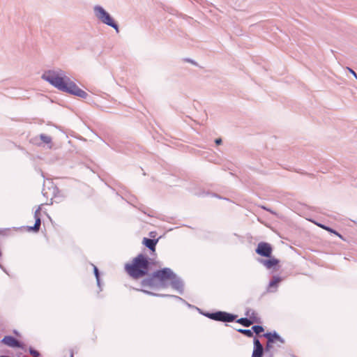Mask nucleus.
<instances>
[{
	"mask_svg": "<svg viewBox=\"0 0 357 357\" xmlns=\"http://www.w3.org/2000/svg\"><path fill=\"white\" fill-rule=\"evenodd\" d=\"M280 282V279L279 278H275L274 280L271 281L270 282V286L271 287H273V286H276L277 284Z\"/></svg>",
	"mask_w": 357,
	"mask_h": 357,
	"instance_id": "18",
	"label": "nucleus"
},
{
	"mask_svg": "<svg viewBox=\"0 0 357 357\" xmlns=\"http://www.w3.org/2000/svg\"><path fill=\"white\" fill-rule=\"evenodd\" d=\"M264 336L268 339L266 350L270 351L274 347L276 343H283L282 340L276 333H266Z\"/></svg>",
	"mask_w": 357,
	"mask_h": 357,
	"instance_id": "7",
	"label": "nucleus"
},
{
	"mask_svg": "<svg viewBox=\"0 0 357 357\" xmlns=\"http://www.w3.org/2000/svg\"><path fill=\"white\" fill-rule=\"evenodd\" d=\"M221 143H222V139H221L219 138V139H215V144L217 145H220Z\"/></svg>",
	"mask_w": 357,
	"mask_h": 357,
	"instance_id": "21",
	"label": "nucleus"
},
{
	"mask_svg": "<svg viewBox=\"0 0 357 357\" xmlns=\"http://www.w3.org/2000/svg\"><path fill=\"white\" fill-rule=\"evenodd\" d=\"M150 259L144 254H139L125 264L127 274L135 280L142 278L148 275L150 270Z\"/></svg>",
	"mask_w": 357,
	"mask_h": 357,
	"instance_id": "3",
	"label": "nucleus"
},
{
	"mask_svg": "<svg viewBox=\"0 0 357 357\" xmlns=\"http://www.w3.org/2000/svg\"><path fill=\"white\" fill-rule=\"evenodd\" d=\"M156 243V241L146 238H144L143 240V243L153 252H154L155 250Z\"/></svg>",
	"mask_w": 357,
	"mask_h": 357,
	"instance_id": "13",
	"label": "nucleus"
},
{
	"mask_svg": "<svg viewBox=\"0 0 357 357\" xmlns=\"http://www.w3.org/2000/svg\"><path fill=\"white\" fill-rule=\"evenodd\" d=\"M252 329L256 334H259L264 331V328L261 326H254Z\"/></svg>",
	"mask_w": 357,
	"mask_h": 357,
	"instance_id": "17",
	"label": "nucleus"
},
{
	"mask_svg": "<svg viewBox=\"0 0 357 357\" xmlns=\"http://www.w3.org/2000/svg\"><path fill=\"white\" fill-rule=\"evenodd\" d=\"M0 357H9V356H1Z\"/></svg>",
	"mask_w": 357,
	"mask_h": 357,
	"instance_id": "24",
	"label": "nucleus"
},
{
	"mask_svg": "<svg viewBox=\"0 0 357 357\" xmlns=\"http://www.w3.org/2000/svg\"><path fill=\"white\" fill-rule=\"evenodd\" d=\"M168 284L176 289H180L182 287L176 275L169 268L156 271L150 277L141 282L143 288H165Z\"/></svg>",
	"mask_w": 357,
	"mask_h": 357,
	"instance_id": "1",
	"label": "nucleus"
},
{
	"mask_svg": "<svg viewBox=\"0 0 357 357\" xmlns=\"http://www.w3.org/2000/svg\"><path fill=\"white\" fill-rule=\"evenodd\" d=\"M142 291H144V292H145V293H146V294H151L150 292H149V291H146V290H142Z\"/></svg>",
	"mask_w": 357,
	"mask_h": 357,
	"instance_id": "23",
	"label": "nucleus"
},
{
	"mask_svg": "<svg viewBox=\"0 0 357 357\" xmlns=\"http://www.w3.org/2000/svg\"><path fill=\"white\" fill-rule=\"evenodd\" d=\"M42 78L60 91L73 94L85 98L87 93L79 89L69 77H66L61 70H48L43 73Z\"/></svg>",
	"mask_w": 357,
	"mask_h": 357,
	"instance_id": "2",
	"label": "nucleus"
},
{
	"mask_svg": "<svg viewBox=\"0 0 357 357\" xmlns=\"http://www.w3.org/2000/svg\"><path fill=\"white\" fill-rule=\"evenodd\" d=\"M94 273H95L97 280H98L99 274H98V270L96 266H94Z\"/></svg>",
	"mask_w": 357,
	"mask_h": 357,
	"instance_id": "19",
	"label": "nucleus"
},
{
	"mask_svg": "<svg viewBox=\"0 0 357 357\" xmlns=\"http://www.w3.org/2000/svg\"><path fill=\"white\" fill-rule=\"evenodd\" d=\"M279 262V260L275 258H271L269 259L262 261V264H264V266L268 269L276 266L277 265H278Z\"/></svg>",
	"mask_w": 357,
	"mask_h": 357,
	"instance_id": "12",
	"label": "nucleus"
},
{
	"mask_svg": "<svg viewBox=\"0 0 357 357\" xmlns=\"http://www.w3.org/2000/svg\"><path fill=\"white\" fill-rule=\"evenodd\" d=\"M31 354H32L33 356H38L39 355L38 352L34 350L30 351Z\"/></svg>",
	"mask_w": 357,
	"mask_h": 357,
	"instance_id": "20",
	"label": "nucleus"
},
{
	"mask_svg": "<svg viewBox=\"0 0 357 357\" xmlns=\"http://www.w3.org/2000/svg\"><path fill=\"white\" fill-rule=\"evenodd\" d=\"M263 347L258 339L254 340V350L252 357H261L263 354Z\"/></svg>",
	"mask_w": 357,
	"mask_h": 357,
	"instance_id": "11",
	"label": "nucleus"
},
{
	"mask_svg": "<svg viewBox=\"0 0 357 357\" xmlns=\"http://www.w3.org/2000/svg\"><path fill=\"white\" fill-rule=\"evenodd\" d=\"M273 248L271 244L266 242H260L257 247L256 252L262 257H271Z\"/></svg>",
	"mask_w": 357,
	"mask_h": 357,
	"instance_id": "6",
	"label": "nucleus"
},
{
	"mask_svg": "<svg viewBox=\"0 0 357 357\" xmlns=\"http://www.w3.org/2000/svg\"><path fill=\"white\" fill-rule=\"evenodd\" d=\"M208 317L211 319L224 322L233 321L236 318L235 315H233L225 312H217L215 313H211L208 314Z\"/></svg>",
	"mask_w": 357,
	"mask_h": 357,
	"instance_id": "5",
	"label": "nucleus"
},
{
	"mask_svg": "<svg viewBox=\"0 0 357 357\" xmlns=\"http://www.w3.org/2000/svg\"><path fill=\"white\" fill-rule=\"evenodd\" d=\"M2 342L10 347H21L20 342L12 336H5L2 340Z\"/></svg>",
	"mask_w": 357,
	"mask_h": 357,
	"instance_id": "9",
	"label": "nucleus"
},
{
	"mask_svg": "<svg viewBox=\"0 0 357 357\" xmlns=\"http://www.w3.org/2000/svg\"><path fill=\"white\" fill-rule=\"evenodd\" d=\"M237 322L242 324L245 327H249L254 323H259L260 320L257 317H250V319L248 318H241L237 320Z\"/></svg>",
	"mask_w": 357,
	"mask_h": 357,
	"instance_id": "10",
	"label": "nucleus"
},
{
	"mask_svg": "<svg viewBox=\"0 0 357 357\" xmlns=\"http://www.w3.org/2000/svg\"><path fill=\"white\" fill-rule=\"evenodd\" d=\"M96 16L104 24H106L119 31L117 24L113 21L110 15L106 12L101 6H97L94 8Z\"/></svg>",
	"mask_w": 357,
	"mask_h": 357,
	"instance_id": "4",
	"label": "nucleus"
},
{
	"mask_svg": "<svg viewBox=\"0 0 357 357\" xmlns=\"http://www.w3.org/2000/svg\"><path fill=\"white\" fill-rule=\"evenodd\" d=\"M316 225L317 226H319V227L331 232V233H333L334 234H335L336 236H339L340 238H342V236L341 234H340L338 232H337L336 231L333 230V229L328 227H326L324 225H321V224H319V223H316Z\"/></svg>",
	"mask_w": 357,
	"mask_h": 357,
	"instance_id": "14",
	"label": "nucleus"
},
{
	"mask_svg": "<svg viewBox=\"0 0 357 357\" xmlns=\"http://www.w3.org/2000/svg\"><path fill=\"white\" fill-rule=\"evenodd\" d=\"M40 213H41V205L38 206V208L36 210L34 213V218H35V224L33 227H29L28 230L29 231H33L35 232H37L39 231L40 225H41V220H40Z\"/></svg>",
	"mask_w": 357,
	"mask_h": 357,
	"instance_id": "8",
	"label": "nucleus"
},
{
	"mask_svg": "<svg viewBox=\"0 0 357 357\" xmlns=\"http://www.w3.org/2000/svg\"><path fill=\"white\" fill-rule=\"evenodd\" d=\"M349 71L356 77H357L356 73L351 69L349 68Z\"/></svg>",
	"mask_w": 357,
	"mask_h": 357,
	"instance_id": "22",
	"label": "nucleus"
},
{
	"mask_svg": "<svg viewBox=\"0 0 357 357\" xmlns=\"http://www.w3.org/2000/svg\"><path fill=\"white\" fill-rule=\"evenodd\" d=\"M238 331L249 337H251L253 336L252 331L249 329H238Z\"/></svg>",
	"mask_w": 357,
	"mask_h": 357,
	"instance_id": "15",
	"label": "nucleus"
},
{
	"mask_svg": "<svg viewBox=\"0 0 357 357\" xmlns=\"http://www.w3.org/2000/svg\"><path fill=\"white\" fill-rule=\"evenodd\" d=\"M40 138L45 144H50L52 142V138L46 135L41 134Z\"/></svg>",
	"mask_w": 357,
	"mask_h": 357,
	"instance_id": "16",
	"label": "nucleus"
}]
</instances>
